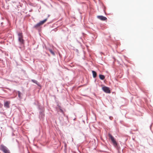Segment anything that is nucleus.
Instances as JSON below:
<instances>
[{
    "label": "nucleus",
    "mask_w": 153,
    "mask_h": 153,
    "mask_svg": "<svg viewBox=\"0 0 153 153\" xmlns=\"http://www.w3.org/2000/svg\"><path fill=\"white\" fill-rule=\"evenodd\" d=\"M108 135L109 138L111 139L112 142L113 143L114 146H117V143L115 141L114 137L110 134H109Z\"/></svg>",
    "instance_id": "1"
},
{
    "label": "nucleus",
    "mask_w": 153,
    "mask_h": 153,
    "mask_svg": "<svg viewBox=\"0 0 153 153\" xmlns=\"http://www.w3.org/2000/svg\"><path fill=\"white\" fill-rule=\"evenodd\" d=\"M102 90L105 93H110V91L109 88L106 86H104L102 87Z\"/></svg>",
    "instance_id": "2"
},
{
    "label": "nucleus",
    "mask_w": 153,
    "mask_h": 153,
    "mask_svg": "<svg viewBox=\"0 0 153 153\" xmlns=\"http://www.w3.org/2000/svg\"><path fill=\"white\" fill-rule=\"evenodd\" d=\"M7 148L3 145H1L0 146V150H2L3 152L6 151Z\"/></svg>",
    "instance_id": "3"
},
{
    "label": "nucleus",
    "mask_w": 153,
    "mask_h": 153,
    "mask_svg": "<svg viewBox=\"0 0 153 153\" xmlns=\"http://www.w3.org/2000/svg\"><path fill=\"white\" fill-rule=\"evenodd\" d=\"M97 17L98 19L102 20H105L107 19L106 17L102 16H98Z\"/></svg>",
    "instance_id": "4"
},
{
    "label": "nucleus",
    "mask_w": 153,
    "mask_h": 153,
    "mask_svg": "<svg viewBox=\"0 0 153 153\" xmlns=\"http://www.w3.org/2000/svg\"><path fill=\"white\" fill-rule=\"evenodd\" d=\"M10 103V102L8 101H6V102L5 103H4V107L7 108H9V105Z\"/></svg>",
    "instance_id": "5"
},
{
    "label": "nucleus",
    "mask_w": 153,
    "mask_h": 153,
    "mask_svg": "<svg viewBox=\"0 0 153 153\" xmlns=\"http://www.w3.org/2000/svg\"><path fill=\"white\" fill-rule=\"evenodd\" d=\"M19 41L21 43H23L24 40L22 39V37H19Z\"/></svg>",
    "instance_id": "6"
},
{
    "label": "nucleus",
    "mask_w": 153,
    "mask_h": 153,
    "mask_svg": "<svg viewBox=\"0 0 153 153\" xmlns=\"http://www.w3.org/2000/svg\"><path fill=\"white\" fill-rule=\"evenodd\" d=\"M92 73L93 77L95 78L97 76V73L96 72L94 71H92Z\"/></svg>",
    "instance_id": "7"
},
{
    "label": "nucleus",
    "mask_w": 153,
    "mask_h": 153,
    "mask_svg": "<svg viewBox=\"0 0 153 153\" xmlns=\"http://www.w3.org/2000/svg\"><path fill=\"white\" fill-rule=\"evenodd\" d=\"M17 92L18 93L19 97V98L20 99H21L22 98V94L19 91H18Z\"/></svg>",
    "instance_id": "8"
},
{
    "label": "nucleus",
    "mask_w": 153,
    "mask_h": 153,
    "mask_svg": "<svg viewBox=\"0 0 153 153\" xmlns=\"http://www.w3.org/2000/svg\"><path fill=\"white\" fill-rule=\"evenodd\" d=\"M99 77L102 80H103L105 78V76L102 75H100Z\"/></svg>",
    "instance_id": "9"
},
{
    "label": "nucleus",
    "mask_w": 153,
    "mask_h": 153,
    "mask_svg": "<svg viewBox=\"0 0 153 153\" xmlns=\"http://www.w3.org/2000/svg\"><path fill=\"white\" fill-rule=\"evenodd\" d=\"M42 25V24H41V22H39V23H37L35 26V27H39V26H40V25Z\"/></svg>",
    "instance_id": "10"
},
{
    "label": "nucleus",
    "mask_w": 153,
    "mask_h": 153,
    "mask_svg": "<svg viewBox=\"0 0 153 153\" xmlns=\"http://www.w3.org/2000/svg\"><path fill=\"white\" fill-rule=\"evenodd\" d=\"M47 20V19H45L44 20L40 21L41 22V24H42V25L44 23H45L46 21Z\"/></svg>",
    "instance_id": "11"
},
{
    "label": "nucleus",
    "mask_w": 153,
    "mask_h": 153,
    "mask_svg": "<svg viewBox=\"0 0 153 153\" xmlns=\"http://www.w3.org/2000/svg\"><path fill=\"white\" fill-rule=\"evenodd\" d=\"M4 153H10L9 150L8 149L6 150V151H4L3 152Z\"/></svg>",
    "instance_id": "12"
},
{
    "label": "nucleus",
    "mask_w": 153,
    "mask_h": 153,
    "mask_svg": "<svg viewBox=\"0 0 153 153\" xmlns=\"http://www.w3.org/2000/svg\"><path fill=\"white\" fill-rule=\"evenodd\" d=\"M4 153H10L9 150L8 149L6 150V151H4L3 152Z\"/></svg>",
    "instance_id": "13"
},
{
    "label": "nucleus",
    "mask_w": 153,
    "mask_h": 153,
    "mask_svg": "<svg viewBox=\"0 0 153 153\" xmlns=\"http://www.w3.org/2000/svg\"><path fill=\"white\" fill-rule=\"evenodd\" d=\"M18 35L19 37H22V33H18Z\"/></svg>",
    "instance_id": "14"
},
{
    "label": "nucleus",
    "mask_w": 153,
    "mask_h": 153,
    "mask_svg": "<svg viewBox=\"0 0 153 153\" xmlns=\"http://www.w3.org/2000/svg\"><path fill=\"white\" fill-rule=\"evenodd\" d=\"M32 81L36 84H37V81L36 80L32 79Z\"/></svg>",
    "instance_id": "15"
},
{
    "label": "nucleus",
    "mask_w": 153,
    "mask_h": 153,
    "mask_svg": "<svg viewBox=\"0 0 153 153\" xmlns=\"http://www.w3.org/2000/svg\"><path fill=\"white\" fill-rule=\"evenodd\" d=\"M50 52L53 54V55H54V53L51 50V49H50L49 50Z\"/></svg>",
    "instance_id": "16"
},
{
    "label": "nucleus",
    "mask_w": 153,
    "mask_h": 153,
    "mask_svg": "<svg viewBox=\"0 0 153 153\" xmlns=\"http://www.w3.org/2000/svg\"><path fill=\"white\" fill-rule=\"evenodd\" d=\"M73 141V138H72V141Z\"/></svg>",
    "instance_id": "17"
}]
</instances>
